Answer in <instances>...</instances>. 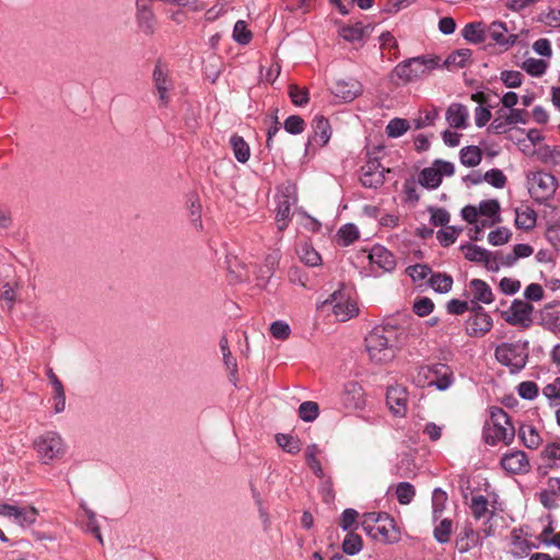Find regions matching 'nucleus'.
<instances>
[{
    "instance_id": "f257e3e1",
    "label": "nucleus",
    "mask_w": 560,
    "mask_h": 560,
    "mask_svg": "<svg viewBox=\"0 0 560 560\" xmlns=\"http://www.w3.org/2000/svg\"><path fill=\"white\" fill-rule=\"evenodd\" d=\"M402 331L393 325L374 327L365 337L369 359L376 364L392 361L401 345Z\"/></svg>"
},
{
    "instance_id": "f03ea898",
    "label": "nucleus",
    "mask_w": 560,
    "mask_h": 560,
    "mask_svg": "<svg viewBox=\"0 0 560 560\" xmlns=\"http://www.w3.org/2000/svg\"><path fill=\"white\" fill-rule=\"evenodd\" d=\"M362 528L370 537L381 542L394 544L400 539V532L394 518L386 513L364 514Z\"/></svg>"
},
{
    "instance_id": "7ed1b4c3",
    "label": "nucleus",
    "mask_w": 560,
    "mask_h": 560,
    "mask_svg": "<svg viewBox=\"0 0 560 560\" xmlns=\"http://www.w3.org/2000/svg\"><path fill=\"white\" fill-rule=\"evenodd\" d=\"M439 67L438 57L418 56L398 63L393 70V78L407 84L422 80Z\"/></svg>"
},
{
    "instance_id": "20e7f679",
    "label": "nucleus",
    "mask_w": 560,
    "mask_h": 560,
    "mask_svg": "<svg viewBox=\"0 0 560 560\" xmlns=\"http://www.w3.org/2000/svg\"><path fill=\"white\" fill-rule=\"evenodd\" d=\"M515 430L510 422L508 413L499 407L490 408V419L483 430L485 441L490 445L500 442L509 444L514 439Z\"/></svg>"
},
{
    "instance_id": "39448f33",
    "label": "nucleus",
    "mask_w": 560,
    "mask_h": 560,
    "mask_svg": "<svg viewBox=\"0 0 560 560\" xmlns=\"http://www.w3.org/2000/svg\"><path fill=\"white\" fill-rule=\"evenodd\" d=\"M413 382L419 387L434 386L439 390H445L451 386L452 371L442 363L421 366L413 376Z\"/></svg>"
},
{
    "instance_id": "423d86ee",
    "label": "nucleus",
    "mask_w": 560,
    "mask_h": 560,
    "mask_svg": "<svg viewBox=\"0 0 560 560\" xmlns=\"http://www.w3.org/2000/svg\"><path fill=\"white\" fill-rule=\"evenodd\" d=\"M324 304H329L338 322H347L359 314L357 298L352 290L341 288L335 291Z\"/></svg>"
},
{
    "instance_id": "0eeeda50",
    "label": "nucleus",
    "mask_w": 560,
    "mask_h": 560,
    "mask_svg": "<svg viewBox=\"0 0 560 560\" xmlns=\"http://www.w3.org/2000/svg\"><path fill=\"white\" fill-rule=\"evenodd\" d=\"M35 448L42 463L48 465L61 458L66 453V444L61 435L50 431L40 435L35 441Z\"/></svg>"
},
{
    "instance_id": "6e6552de",
    "label": "nucleus",
    "mask_w": 560,
    "mask_h": 560,
    "mask_svg": "<svg viewBox=\"0 0 560 560\" xmlns=\"http://www.w3.org/2000/svg\"><path fill=\"white\" fill-rule=\"evenodd\" d=\"M527 342H503L495 349L497 360L512 370H521L527 361Z\"/></svg>"
},
{
    "instance_id": "1a4fd4ad",
    "label": "nucleus",
    "mask_w": 560,
    "mask_h": 560,
    "mask_svg": "<svg viewBox=\"0 0 560 560\" xmlns=\"http://www.w3.org/2000/svg\"><path fill=\"white\" fill-rule=\"evenodd\" d=\"M454 173L455 165L452 162L438 159L420 172L418 182L428 189H435L441 185L443 177H451Z\"/></svg>"
},
{
    "instance_id": "9d476101",
    "label": "nucleus",
    "mask_w": 560,
    "mask_h": 560,
    "mask_svg": "<svg viewBox=\"0 0 560 560\" xmlns=\"http://www.w3.org/2000/svg\"><path fill=\"white\" fill-rule=\"evenodd\" d=\"M557 189L556 177L546 172H537L528 178V190L532 197L538 201L548 200Z\"/></svg>"
},
{
    "instance_id": "9b49d317",
    "label": "nucleus",
    "mask_w": 560,
    "mask_h": 560,
    "mask_svg": "<svg viewBox=\"0 0 560 560\" xmlns=\"http://www.w3.org/2000/svg\"><path fill=\"white\" fill-rule=\"evenodd\" d=\"M460 250L467 260L482 264L489 271L494 272L500 269L499 252L491 253L475 244L463 245Z\"/></svg>"
},
{
    "instance_id": "f8f14e48",
    "label": "nucleus",
    "mask_w": 560,
    "mask_h": 560,
    "mask_svg": "<svg viewBox=\"0 0 560 560\" xmlns=\"http://www.w3.org/2000/svg\"><path fill=\"white\" fill-rule=\"evenodd\" d=\"M296 202L295 188L291 185L283 187L277 197L276 221L278 229L283 231L290 221L291 207Z\"/></svg>"
},
{
    "instance_id": "ddd939ff",
    "label": "nucleus",
    "mask_w": 560,
    "mask_h": 560,
    "mask_svg": "<svg viewBox=\"0 0 560 560\" xmlns=\"http://www.w3.org/2000/svg\"><path fill=\"white\" fill-rule=\"evenodd\" d=\"M533 311L532 304L522 300H515L510 308L503 313V317L511 325L528 328L533 323Z\"/></svg>"
},
{
    "instance_id": "4468645a",
    "label": "nucleus",
    "mask_w": 560,
    "mask_h": 560,
    "mask_svg": "<svg viewBox=\"0 0 560 560\" xmlns=\"http://www.w3.org/2000/svg\"><path fill=\"white\" fill-rule=\"evenodd\" d=\"M0 515L12 517L20 526L33 525L38 516V510L34 506L20 508L0 502Z\"/></svg>"
},
{
    "instance_id": "2eb2a0df",
    "label": "nucleus",
    "mask_w": 560,
    "mask_h": 560,
    "mask_svg": "<svg viewBox=\"0 0 560 560\" xmlns=\"http://www.w3.org/2000/svg\"><path fill=\"white\" fill-rule=\"evenodd\" d=\"M502 468L510 474H526L530 469L527 455L523 451H511L501 458Z\"/></svg>"
},
{
    "instance_id": "dca6fc26",
    "label": "nucleus",
    "mask_w": 560,
    "mask_h": 560,
    "mask_svg": "<svg viewBox=\"0 0 560 560\" xmlns=\"http://www.w3.org/2000/svg\"><path fill=\"white\" fill-rule=\"evenodd\" d=\"M540 464L537 468L542 476L547 475L550 469L560 467V442L547 443L539 454Z\"/></svg>"
},
{
    "instance_id": "f3484780",
    "label": "nucleus",
    "mask_w": 560,
    "mask_h": 560,
    "mask_svg": "<svg viewBox=\"0 0 560 560\" xmlns=\"http://www.w3.org/2000/svg\"><path fill=\"white\" fill-rule=\"evenodd\" d=\"M136 21L139 30L145 35H153L156 30V18L147 3L136 1Z\"/></svg>"
},
{
    "instance_id": "a211bd4d",
    "label": "nucleus",
    "mask_w": 560,
    "mask_h": 560,
    "mask_svg": "<svg viewBox=\"0 0 560 560\" xmlns=\"http://www.w3.org/2000/svg\"><path fill=\"white\" fill-rule=\"evenodd\" d=\"M386 402L389 410L398 417L406 413L407 410V392L402 386H390L386 393Z\"/></svg>"
},
{
    "instance_id": "6ab92c4d",
    "label": "nucleus",
    "mask_w": 560,
    "mask_h": 560,
    "mask_svg": "<svg viewBox=\"0 0 560 560\" xmlns=\"http://www.w3.org/2000/svg\"><path fill=\"white\" fill-rule=\"evenodd\" d=\"M489 37L499 46L510 47L517 42V35L508 31L506 25L501 21H494L487 27Z\"/></svg>"
},
{
    "instance_id": "aec40b11",
    "label": "nucleus",
    "mask_w": 560,
    "mask_h": 560,
    "mask_svg": "<svg viewBox=\"0 0 560 560\" xmlns=\"http://www.w3.org/2000/svg\"><path fill=\"white\" fill-rule=\"evenodd\" d=\"M385 172L389 170L385 171L377 162H370L362 167L360 180L364 187L377 188L384 183Z\"/></svg>"
},
{
    "instance_id": "412c9836",
    "label": "nucleus",
    "mask_w": 560,
    "mask_h": 560,
    "mask_svg": "<svg viewBox=\"0 0 560 560\" xmlns=\"http://www.w3.org/2000/svg\"><path fill=\"white\" fill-rule=\"evenodd\" d=\"M313 136L308 139L307 147H324L331 137L329 121L323 116H316L312 122Z\"/></svg>"
},
{
    "instance_id": "4be33fe9",
    "label": "nucleus",
    "mask_w": 560,
    "mask_h": 560,
    "mask_svg": "<svg viewBox=\"0 0 560 560\" xmlns=\"http://www.w3.org/2000/svg\"><path fill=\"white\" fill-rule=\"evenodd\" d=\"M369 259L385 272H392L396 268L395 256L385 247L375 245L371 248Z\"/></svg>"
},
{
    "instance_id": "5701e85b",
    "label": "nucleus",
    "mask_w": 560,
    "mask_h": 560,
    "mask_svg": "<svg viewBox=\"0 0 560 560\" xmlns=\"http://www.w3.org/2000/svg\"><path fill=\"white\" fill-rule=\"evenodd\" d=\"M154 86L159 96L160 105L166 106L170 102L168 92L172 89V84L168 80L166 69L158 63L153 71Z\"/></svg>"
},
{
    "instance_id": "b1692460",
    "label": "nucleus",
    "mask_w": 560,
    "mask_h": 560,
    "mask_svg": "<svg viewBox=\"0 0 560 560\" xmlns=\"http://www.w3.org/2000/svg\"><path fill=\"white\" fill-rule=\"evenodd\" d=\"M467 295L470 298L472 304L479 302L490 304L493 301V293L490 285L480 279H474L469 282Z\"/></svg>"
},
{
    "instance_id": "393cba45",
    "label": "nucleus",
    "mask_w": 560,
    "mask_h": 560,
    "mask_svg": "<svg viewBox=\"0 0 560 560\" xmlns=\"http://www.w3.org/2000/svg\"><path fill=\"white\" fill-rule=\"evenodd\" d=\"M334 95L342 102H352L362 93V85L357 80L338 81L332 88Z\"/></svg>"
},
{
    "instance_id": "a878e982",
    "label": "nucleus",
    "mask_w": 560,
    "mask_h": 560,
    "mask_svg": "<svg viewBox=\"0 0 560 560\" xmlns=\"http://www.w3.org/2000/svg\"><path fill=\"white\" fill-rule=\"evenodd\" d=\"M478 310H481V307L478 306ZM492 325L491 316L486 312L479 311L469 320L467 332L472 337H481L491 330Z\"/></svg>"
},
{
    "instance_id": "bb28decb",
    "label": "nucleus",
    "mask_w": 560,
    "mask_h": 560,
    "mask_svg": "<svg viewBox=\"0 0 560 560\" xmlns=\"http://www.w3.org/2000/svg\"><path fill=\"white\" fill-rule=\"evenodd\" d=\"M342 401L348 409H361L365 404L364 393L361 385L355 382L346 384L342 394Z\"/></svg>"
},
{
    "instance_id": "cd10ccee",
    "label": "nucleus",
    "mask_w": 560,
    "mask_h": 560,
    "mask_svg": "<svg viewBox=\"0 0 560 560\" xmlns=\"http://www.w3.org/2000/svg\"><path fill=\"white\" fill-rule=\"evenodd\" d=\"M373 32L371 24L363 25L361 22L343 25L339 28V35L347 42L355 43L368 38Z\"/></svg>"
},
{
    "instance_id": "c85d7f7f",
    "label": "nucleus",
    "mask_w": 560,
    "mask_h": 560,
    "mask_svg": "<svg viewBox=\"0 0 560 560\" xmlns=\"http://www.w3.org/2000/svg\"><path fill=\"white\" fill-rule=\"evenodd\" d=\"M478 545H481L480 533L476 532L470 525L464 526L455 541L457 550L460 553H466Z\"/></svg>"
},
{
    "instance_id": "c756f323",
    "label": "nucleus",
    "mask_w": 560,
    "mask_h": 560,
    "mask_svg": "<svg viewBox=\"0 0 560 560\" xmlns=\"http://www.w3.org/2000/svg\"><path fill=\"white\" fill-rule=\"evenodd\" d=\"M501 511H503L502 503L499 501V497L494 495L491 503L490 515L488 520L485 522L483 527L481 528V534L483 535V537L488 538L497 534L499 523L504 522L503 517L498 515V512Z\"/></svg>"
},
{
    "instance_id": "7c9ffc66",
    "label": "nucleus",
    "mask_w": 560,
    "mask_h": 560,
    "mask_svg": "<svg viewBox=\"0 0 560 560\" xmlns=\"http://www.w3.org/2000/svg\"><path fill=\"white\" fill-rule=\"evenodd\" d=\"M477 208H478L479 215L487 218V219L480 221L482 228L491 226L495 223L501 222V218L499 215L500 203L498 200H495V199L483 200L479 203V206Z\"/></svg>"
},
{
    "instance_id": "2f4dec72",
    "label": "nucleus",
    "mask_w": 560,
    "mask_h": 560,
    "mask_svg": "<svg viewBox=\"0 0 560 560\" xmlns=\"http://www.w3.org/2000/svg\"><path fill=\"white\" fill-rule=\"evenodd\" d=\"M469 112L466 106L454 103L446 110V121L456 129H465L468 125Z\"/></svg>"
},
{
    "instance_id": "473e14b6",
    "label": "nucleus",
    "mask_w": 560,
    "mask_h": 560,
    "mask_svg": "<svg viewBox=\"0 0 560 560\" xmlns=\"http://www.w3.org/2000/svg\"><path fill=\"white\" fill-rule=\"evenodd\" d=\"M534 248L528 244H516L512 253L503 254L499 252L500 267H511L521 258H527L533 255Z\"/></svg>"
},
{
    "instance_id": "72a5a7b5",
    "label": "nucleus",
    "mask_w": 560,
    "mask_h": 560,
    "mask_svg": "<svg viewBox=\"0 0 560 560\" xmlns=\"http://www.w3.org/2000/svg\"><path fill=\"white\" fill-rule=\"evenodd\" d=\"M537 214L528 206H521L515 209V226L520 230L529 231L536 225Z\"/></svg>"
},
{
    "instance_id": "f704fd0d",
    "label": "nucleus",
    "mask_w": 560,
    "mask_h": 560,
    "mask_svg": "<svg viewBox=\"0 0 560 560\" xmlns=\"http://www.w3.org/2000/svg\"><path fill=\"white\" fill-rule=\"evenodd\" d=\"M497 495L495 493L490 494V498H486L482 494H476L471 498L470 510L475 518L481 520L488 514L490 515L492 500Z\"/></svg>"
},
{
    "instance_id": "c9c22d12",
    "label": "nucleus",
    "mask_w": 560,
    "mask_h": 560,
    "mask_svg": "<svg viewBox=\"0 0 560 560\" xmlns=\"http://www.w3.org/2000/svg\"><path fill=\"white\" fill-rule=\"evenodd\" d=\"M487 27L482 22L468 23L462 31L463 37L472 44H481L486 40Z\"/></svg>"
},
{
    "instance_id": "e433bc0d",
    "label": "nucleus",
    "mask_w": 560,
    "mask_h": 560,
    "mask_svg": "<svg viewBox=\"0 0 560 560\" xmlns=\"http://www.w3.org/2000/svg\"><path fill=\"white\" fill-rule=\"evenodd\" d=\"M537 159L549 165H560V145H541L536 150Z\"/></svg>"
},
{
    "instance_id": "4c0bfd02",
    "label": "nucleus",
    "mask_w": 560,
    "mask_h": 560,
    "mask_svg": "<svg viewBox=\"0 0 560 560\" xmlns=\"http://www.w3.org/2000/svg\"><path fill=\"white\" fill-rule=\"evenodd\" d=\"M471 59V50L470 49H458L454 52H452L446 59H445V67L450 70L464 68L466 67Z\"/></svg>"
},
{
    "instance_id": "58836bf2",
    "label": "nucleus",
    "mask_w": 560,
    "mask_h": 560,
    "mask_svg": "<svg viewBox=\"0 0 560 560\" xmlns=\"http://www.w3.org/2000/svg\"><path fill=\"white\" fill-rule=\"evenodd\" d=\"M541 318L549 329L560 331V304L546 306L541 312Z\"/></svg>"
},
{
    "instance_id": "ea45409f",
    "label": "nucleus",
    "mask_w": 560,
    "mask_h": 560,
    "mask_svg": "<svg viewBox=\"0 0 560 560\" xmlns=\"http://www.w3.org/2000/svg\"><path fill=\"white\" fill-rule=\"evenodd\" d=\"M230 143L235 159L240 163H246L250 156L249 145L246 141L242 137L234 135L231 137Z\"/></svg>"
},
{
    "instance_id": "a19ab883",
    "label": "nucleus",
    "mask_w": 560,
    "mask_h": 560,
    "mask_svg": "<svg viewBox=\"0 0 560 560\" xmlns=\"http://www.w3.org/2000/svg\"><path fill=\"white\" fill-rule=\"evenodd\" d=\"M460 162L468 167L477 166L482 159L481 150L476 145H468L459 152Z\"/></svg>"
},
{
    "instance_id": "79ce46f5",
    "label": "nucleus",
    "mask_w": 560,
    "mask_h": 560,
    "mask_svg": "<svg viewBox=\"0 0 560 560\" xmlns=\"http://www.w3.org/2000/svg\"><path fill=\"white\" fill-rule=\"evenodd\" d=\"M520 436L524 445L533 450H536L542 441L538 431L533 425H522L520 428Z\"/></svg>"
},
{
    "instance_id": "37998d69",
    "label": "nucleus",
    "mask_w": 560,
    "mask_h": 560,
    "mask_svg": "<svg viewBox=\"0 0 560 560\" xmlns=\"http://www.w3.org/2000/svg\"><path fill=\"white\" fill-rule=\"evenodd\" d=\"M521 68L533 77H541L548 68V62L529 57L522 62Z\"/></svg>"
},
{
    "instance_id": "c03bdc74",
    "label": "nucleus",
    "mask_w": 560,
    "mask_h": 560,
    "mask_svg": "<svg viewBox=\"0 0 560 560\" xmlns=\"http://www.w3.org/2000/svg\"><path fill=\"white\" fill-rule=\"evenodd\" d=\"M319 453H320V451H319L318 446L316 444H312V445L307 446L305 450V458H306V463H307L308 467L313 470V472L317 477L322 478L324 476V470L320 465V462L317 458V455Z\"/></svg>"
},
{
    "instance_id": "a18cd8bd",
    "label": "nucleus",
    "mask_w": 560,
    "mask_h": 560,
    "mask_svg": "<svg viewBox=\"0 0 560 560\" xmlns=\"http://www.w3.org/2000/svg\"><path fill=\"white\" fill-rule=\"evenodd\" d=\"M359 230L354 224H345L337 232L338 243L342 246H349L359 238Z\"/></svg>"
},
{
    "instance_id": "49530a36",
    "label": "nucleus",
    "mask_w": 560,
    "mask_h": 560,
    "mask_svg": "<svg viewBox=\"0 0 560 560\" xmlns=\"http://www.w3.org/2000/svg\"><path fill=\"white\" fill-rule=\"evenodd\" d=\"M298 255L305 265L315 267L322 261L319 254L308 244H302L298 249Z\"/></svg>"
},
{
    "instance_id": "de8ad7c7",
    "label": "nucleus",
    "mask_w": 560,
    "mask_h": 560,
    "mask_svg": "<svg viewBox=\"0 0 560 560\" xmlns=\"http://www.w3.org/2000/svg\"><path fill=\"white\" fill-rule=\"evenodd\" d=\"M431 288L439 293H447L453 285V279L445 273H434L429 279Z\"/></svg>"
},
{
    "instance_id": "09e8293b",
    "label": "nucleus",
    "mask_w": 560,
    "mask_h": 560,
    "mask_svg": "<svg viewBox=\"0 0 560 560\" xmlns=\"http://www.w3.org/2000/svg\"><path fill=\"white\" fill-rule=\"evenodd\" d=\"M511 553L515 558H523L528 555L530 544L527 539L521 537L515 530L512 533Z\"/></svg>"
},
{
    "instance_id": "8fccbe9b",
    "label": "nucleus",
    "mask_w": 560,
    "mask_h": 560,
    "mask_svg": "<svg viewBox=\"0 0 560 560\" xmlns=\"http://www.w3.org/2000/svg\"><path fill=\"white\" fill-rule=\"evenodd\" d=\"M187 209L189 211L191 224H194L196 229L201 230V205L197 196H189L187 200Z\"/></svg>"
},
{
    "instance_id": "3c124183",
    "label": "nucleus",
    "mask_w": 560,
    "mask_h": 560,
    "mask_svg": "<svg viewBox=\"0 0 560 560\" xmlns=\"http://www.w3.org/2000/svg\"><path fill=\"white\" fill-rule=\"evenodd\" d=\"M362 538L354 533H348L342 541V550L349 556L359 553L362 550Z\"/></svg>"
},
{
    "instance_id": "603ef678",
    "label": "nucleus",
    "mask_w": 560,
    "mask_h": 560,
    "mask_svg": "<svg viewBox=\"0 0 560 560\" xmlns=\"http://www.w3.org/2000/svg\"><path fill=\"white\" fill-rule=\"evenodd\" d=\"M410 128L409 121L404 118H394L386 126V133L390 138H398Z\"/></svg>"
},
{
    "instance_id": "864d4df0",
    "label": "nucleus",
    "mask_w": 560,
    "mask_h": 560,
    "mask_svg": "<svg viewBox=\"0 0 560 560\" xmlns=\"http://www.w3.org/2000/svg\"><path fill=\"white\" fill-rule=\"evenodd\" d=\"M276 441L277 444L289 454H298L301 451L300 441L291 435L277 434Z\"/></svg>"
},
{
    "instance_id": "5fc2aeb1",
    "label": "nucleus",
    "mask_w": 560,
    "mask_h": 560,
    "mask_svg": "<svg viewBox=\"0 0 560 560\" xmlns=\"http://www.w3.org/2000/svg\"><path fill=\"white\" fill-rule=\"evenodd\" d=\"M446 501H447V494L445 491H443L439 488L433 491L432 514H433L434 521H438L441 517V515L445 509Z\"/></svg>"
},
{
    "instance_id": "6e6d98bb",
    "label": "nucleus",
    "mask_w": 560,
    "mask_h": 560,
    "mask_svg": "<svg viewBox=\"0 0 560 560\" xmlns=\"http://www.w3.org/2000/svg\"><path fill=\"white\" fill-rule=\"evenodd\" d=\"M453 530V523L448 518H443L441 522L435 526L433 535L434 538L441 542L445 544L450 540L451 534Z\"/></svg>"
},
{
    "instance_id": "4d7b16f0",
    "label": "nucleus",
    "mask_w": 560,
    "mask_h": 560,
    "mask_svg": "<svg viewBox=\"0 0 560 560\" xmlns=\"http://www.w3.org/2000/svg\"><path fill=\"white\" fill-rule=\"evenodd\" d=\"M233 39L241 45H247L252 40V32L247 28L245 21L240 20L235 23Z\"/></svg>"
},
{
    "instance_id": "13d9d810",
    "label": "nucleus",
    "mask_w": 560,
    "mask_h": 560,
    "mask_svg": "<svg viewBox=\"0 0 560 560\" xmlns=\"http://www.w3.org/2000/svg\"><path fill=\"white\" fill-rule=\"evenodd\" d=\"M299 417L305 422H312L318 417V405L315 401H304L299 407Z\"/></svg>"
},
{
    "instance_id": "bf43d9fd",
    "label": "nucleus",
    "mask_w": 560,
    "mask_h": 560,
    "mask_svg": "<svg viewBox=\"0 0 560 560\" xmlns=\"http://www.w3.org/2000/svg\"><path fill=\"white\" fill-rule=\"evenodd\" d=\"M416 494L415 488L409 482H400L396 487V497L400 504H409Z\"/></svg>"
},
{
    "instance_id": "052dcab7",
    "label": "nucleus",
    "mask_w": 560,
    "mask_h": 560,
    "mask_svg": "<svg viewBox=\"0 0 560 560\" xmlns=\"http://www.w3.org/2000/svg\"><path fill=\"white\" fill-rule=\"evenodd\" d=\"M483 179L495 188H503L506 184V176L498 168H492L486 172Z\"/></svg>"
},
{
    "instance_id": "680f3d73",
    "label": "nucleus",
    "mask_w": 560,
    "mask_h": 560,
    "mask_svg": "<svg viewBox=\"0 0 560 560\" xmlns=\"http://www.w3.org/2000/svg\"><path fill=\"white\" fill-rule=\"evenodd\" d=\"M500 80L506 88H518L523 82V74L520 71L505 70L500 73Z\"/></svg>"
},
{
    "instance_id": "e2e57ef3",
    "label": "nucleus",
    "mask_w": 560,
    "mask_h": 560,
    "mask_svg": "<svg viewBox=\"0 0 560 560\" xmlns=\"http://www.w3.org/2000/svg\"><path fill=\"white\" fill-rule=\"evenodd\" d=\"M270 334L278 340H287L290 337L291 328L288 323L277 320L270 325Z\"/></svg>"
},
{
    "instance_id": "0e129e2a",
    "label": "nucleus",
    "mask_w": 560,
    "mask_h": 560,
    "mask_svg": "<svg viewBox=\"0 0 560 560\" xmlns=\"http://www.w3.org/2000/svg\"><path fill=\"white\" fill-rule=\"evenodd\" d=\"M511 231L506 228H500L495 231H492L488 235V241L493 246H500L506 244L511 238Z\"/></svg>"
},
{
    "instance_id": "69168bd1",
    "label": "nucleus",
    "mask_w": 560,
    "mask_h": 560,
    "mask_svg": "<svg viewBox=\"0 0 560 560\" xmlns=\"http://www.w3.org/2000/svg\"><path fill=\"white\" fill-rule=\"evenodd\" d=\"M54 395L51 397L54 410L56 413H60L66 408V395L62 384L52 386Z\"/></svg>"
},
{
    "instance_id": "338daca9",
    "label": "nucleus",
    "mask_w": 560,
    "mask_h": 560,
    "mask_svg": "<svg viewBox=\"0 0 560 560\" xmlns=\"http://www.w3.org/2000/svg\"><path fill=\"white\" fill-rule=\"evenodd\" d=\"M304 127V120L298 115L289 116L284 121V129L292 135H299L303 132Z\"/></svg>"
},
{
    "instance_id": "774afa93",
    "label": "nucleus",
    "mask_w": 560,
    "mask_h": 560,
    "mask_svg": "<svg viewBox=\"0 0 560 560\" xmlns=\"http://www.w3.org/2000/svg\"><path fill=\"white\" fill-rule=\"evenodd\" d=\"M544 395L553 404H560V378L555 380V382L548 384L544 388Z\"/></svg>"
}]
</instances>
